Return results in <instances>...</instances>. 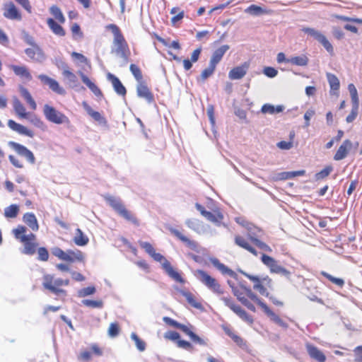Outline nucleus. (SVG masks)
<instances>
[{
  "instance_id": "f257e3e1",
  "label": "nucleus",
  "mask_w": 362,
  "mask_h": 362,
  "mask_svg": "<svg viewBox=\"0 0 362 362\" xmlns=\"http://www.w3.org/2000/svg\"><path fill=\"white\" fill-rule=\"evenodd\" d=\"M233 293L237 299L247 308L252 312L256 311L255 305L249 300H251L256 303L270 318V320L279 326L287 329L288 324L284 322L279 315L275 314L269 306L264 303L257 294H255L250 287L239 284L237 286H231Z\"/></svg>"
},
{
  "instance_id": "f03ea898",
  "label": "nucleus",
  "mask_w": 362,
  "mask_h": 362,
  "mask_svg": "<svg viewBox=\"0 0 362 362\" xmlns=\"http://www.w3.org/2000/svg\"><path fill=\"white\" fill-rule=\"evenodd\" d=\"M69 282L68 279H54L52 274H45L43 276L42 286L45 289L48 290L64 300L67 296V291L62 288V286H68Z\"/></svg>"
},
{
  "instance_id": "7ed1b4c3",
  "label": "nucleus",
  "mask_w": 362,
  "mask_h": 362,
  "mask_svg": "<svg viewBox=\"0 0 362 362\" xmlns=\"http://www.w3.org/2000/svg\"><path fill=\"white\" fill-rule=\"evenodd\" d=\"M26 228L18 226L13 230L15 238L20 240L24 245L22 252L25 255H33L36 252L37 244L35 243L36 236L33 233L25 235Z\"/></svg>"
},
{
  "instance_id": "20e7f679",
  "label": "nucleus",
  "mask_w": 362,
  "mask_h": 362,
  "mask_svg": "<svg viewBox=\"0 0 362 362\" xmlns=\"http://www.w3.org/2000/svg\"><path fill=\"white\" fill-rule=\"evenodd\" d=\"M107 30L111 31L114 35L113 44L115 46V52L123 59H127L130 55V49L122 31L116 24H108L105 26Z\"/></svg>"
},
{
  "instance_id": "39448f33",
  "label": "nucleus",
  "mask_w": 362,
  "mask_h": 362,
  "mask_svg": "<svg viewBox=\"0 0 362 362\" xmlns=\"http://www.w3.org/2000/svg\"><path fill=\"white\" fill-rule=\"evenodd\" d=\"M163 320L167 325L181 330L183 333L187 335L194 343L202 346H206L208 345V339L200 337L194 332H193L191 329V328L193 327L191 325H189V327L187 325L181 324L169 317H164Z\"/></svg>"
},
{
  "instance_id": "423d86ee",
  "label": "nucleus",
  "mask_w": 362,
  "mask_h": 362,
  "mask_svg": "<svg viewBox=\"0 0 362 362\" xmlns=\"http://www.w3.org/2000/svg\"><path fill=\"white\" fill-rule=\"evenodd\" d=\"M106 202L108 204L122 217L127 221L131 222L135 226L139 225V221L137 218L123 204L122 201L112 196L106 197Z\"/></svg>"
},
{
  "instance_id": "0eeeda50",
  "label": "nucleus",
  "mask_w": 362,
  "mask_h": 362,
  "mask_svg": "<svg viewBox=\"0 0 362 362\" xmlns=\"http://www.w3.org/2000/svg\"><path fill=\"white\" fill-rule=\"evenodd\" d=\"M197 278L211 291L217 295L223 293V289L219 282L206 272L197 269L194 273Z\"/></svg>"
},
{
  "instance_id": "6e6552de",
  "label": "nucleus",
  "mask_w": 362,
  "mask_h": 362,
  "mask_svg": "<svg viewBox=\"0 0 362 362\" xmlns=\"http://www.w3.org/2000/svg\"><path fill=\"white\" fill-rule=\"evenodd\" d=\"M43 114L45 118L52 123L66 125L71 124L69 118L66 115L49 105L45 104L43 106Z\"/></svg>"
},
{
  "instance_id": "1a4fd4ad",
  "label": "nucleus",
  "mask_w": 362,
  "mask_h": 362,
  "mask_svg": "<svg viewBox=\"0 0 362 362\" xmlns=\"http://www.w3.org/2000/svg\"><path fill=\"white\" fill-rule=\"evenodd\" d=\"M151 257L156 262H159L162 264L163 269L165 271L167 274L177 282L184 284L185 280L182 277L181 274L175 271L172 267L170 262L167 260L161 254L156 252V251L151 255Z\"/></svg>"
},
{
  "instance_id": "9d476101",
  "label": "nucleus",
  "mask_w": 362,
  "mask_h": 362,
  "mask_svg": "<svg viewBox=\"0 0 362 362\" xmlns=\"http://www.w3.org/2000/svg\"><path fill=\"white\" fill-rule=\"evenodd\" d=\"M262 262L267 266L271 273L279 274L287 278H290L291 272L278 264V262L271 256L262 254L261 257Z\"/></svg>"
},
{
  "instance_id": "9b49d317",
  "label": "nucleus",
  "mask_w": 362,
  "mask_h": 362,
  "mask_svg": "<svg viewBox=\"0 0 362 362\" xmlns=\"http://www.w3.org/2000/svg\"><path fill=\"white\" fill-rule=\"evenodd\" d=\"M225 305L233 310L240 318L247 323L252 325L254 322L253 317L249 315L239 305L236 304L230 298L223 297L221 298Z\"/></svg>"
},
{
  "instance_id": "f8f14e48",
  "label": "nucleus",
  "mask_w": 362,
  "mask_h": 362,
  "mask_svg": "<svg viewBox=\"0 0 362 362\" xmlns=\"http://www.w3.org/2000/svg\"><path fill=\"white\" fill-rule=\"evenodd\" d=\"M301 30L317 40L329 54H332L334 53L332 44L322 33L314 28L308 27L303 28Z\"/></svg>"
},
{
  "instance_id": "ddd939ff",
  "label": "nucleus",
  "mask_w": 362,
  "mask_h": 362,
  "mask_svg": "<svg viewBox=\"0 0 362 362\" xmlns=\"http://www.w3.org/2000/svg\"><path fill=\"white\" fill-rule=\"evenodd\" d=\"M195 207L204 218L212 223L219 225L223 219V215L218 209L210 212L199 203L195 204Z\"/></svg>"
},
{
  "instance_id": "4468645a",
  "label": "nucleus",
  "mask_w": 362,
  "mask_h": 362,
  "mask_svg": "<svg viewBox=\"0 0 362 362\" xmlns=\"http://www.w3.org/2000/svg\"><path fill=\"white\" fill-rule=\"evenodd\" d=\"M4 16L9 20L21 21L22 13L13 1H8L4 4Z\"/></svg>"
},
{
  "instance_id": "2eb2a0df",
  "label": "nucleus",
  "mask_w": 362,
  "mask_h": 362,
  "mask_svg": "<svg viewBox=\"0 0 362 362\" xmlns=\"http://www.w3.org/2000/svg\"><path fill=\"white\" fill-rule=\"evenodd\" d=\"M170 232L179 240L184 243L185 246L187 247L189 249L194 252L199 251V244L196 241L191 240L188 237L185 236L179 230L175 228H170Z\"/></svg>"
},
{
  "instance_id": "dca6fc26",
  "label": "nucleus",
  "mask_w": 362,
  "mask_h": 362,
  "mask_svg": "<svg viewBox=\"0 0 362 362\" xmlns=\"http://www.w3.org/2000/svg\"><path fill=\"white\" fill-rule=\"evenodd\" d=\"M9 146L20 156L25 157L27 160L31 164H34L35 162V158L31 151L27 148L25 146L14 142H9Z\"/></svg>"
},
{
  "instance_id": "f3484780",
  "label": "nucleus",
  "mask_w": 362,
  "mask_h": 362,
  "mask_svg": "<svg viewBox=\"0 0 362 362\" xmlns=\"http://www.w3.org/2000/svg\"><path fill=\"white\" fill-rule=\"evenodd\" d=\"M38 78L43 84L47 85L49 88L56 93L59 95L65 94L64 89L60 87L59 83L56 80L44 74L39 75Z\"/></svg>"
},
{
  "instance_id": "a211bd4d",
  "label": "nucleus",
  "mask_w": 362,
  "mask_h": 362,
  "mask_svg": "<svg viewBox=\"0 0 362 362\" xmlns=\"http://www.w3.org/2000/svg\"><path fill=\"white\" fill-rule=\"evenodd\" d=\"M250 67L249 62H244L240 66L233 68L228 73V77L231 80L243 78L247 74Z\"/></svg>"
},
{
  "instance_id": "6ab92c4d",
  "label": "nucleus",
  "mask_w": 362,
  "mask_h": 362,
  "mask_svg": "<svg viewBox=\"0 0 362 362\" xmlns=\"http://www.w3.org/2000/svg\"><path fill=\"white\" fill-rule=\"evenodd\" d=\"M136 93L139 97L144 98L150 104L155 101L153 94L144 81L139 83Z\"/></svg>"
},
{
  "instance_id": "aec40b11",
  "label": "nucleus",
  "mask_w": 362,
  "mask_h": 362,
  "mask_svg": "<svg viewBox=\"0 0 362 362\" xmlns=\"http://www.w3.org/2000/svg\"><path fill=\"white\" fill-rule=\"evenodd\" d=\"M353 147V144L349 139L344 140L340 145L334 156L335 160H341L345 158Z\"/></svg>"
},
{
  "instance_id": "412c9836",
  "label": "nucleus",
  "mask_w": 362,
  "mask_h": 362,
  "mask_svg": "<svg viewBox=\"0 0 362 362\" xmlns=\"http://www.w3.org/2000/svg\"><path fill=\"white\" fill-rule=\"evenodd\" d=\"M306 351L309 355V356L317 361V362H325L326 361V356L324 354V353L318 349L317 346H314L311 344H305Z\"/></svg>"
},
{
  "instance_id": "4be33fe9",
  "label": "nucleus",
  "mask_w": 362,
  "mask_h": 362,
  "mask_svg": "<svg viewBox=\"0 0 362 362\" xmlns=\"http://www.w3.org/2000/svg\"><path fill=\"white\" fill-rule=\"evenodd\" d=\"M253 288L262 296L267 298L269 296L267 288H272V279L269 276H266L262 278V281L259 284H254Z\"/></svg>"
},
{
  "instance_id": "5701e85b",
  "label": "nucleus",
  "mask_w": 362,
  "mask_h": 362,
  "mask_svg": "<svg viewBox=\"0 0 362 362\" xmlns=\"http://www.w3.org/2000/svg\"><path fill=\"white\" fill-rule=\"evenodd\" d=\"M90 349L92 351L87 350L81 351L78 355V358L81 361H87L91 358L92 354L97 356H101L103 354V349L97 344H91Z\"/></svg>"
},
{
  "instance_id": "b1692460",
  "label": "nucleus",
  "mask_w": 362,
  "mask_h": 362,
  "mask_svg": "<svg viewBox=\"0 0 362 362\" xmlns=\"http://www.w3.org/2000/svg\"><path fill=\"white\" fill-rule=\"evenodd\" d=\"M250 239H246L245 238L237 235L234 238L235 243L239 246L240 247H242L245 249V250L248 251L251 254L254 255L255 256H257L258 253L256 249L251 245V244L249 242Z\"/></svg>"
},
{
  "instance_id": "393cba45",
  "label": "nucleus",
  "mask_w": 362,
  "mask_h": 362,
  "mask_svg": "<svg viewBox=\"0 0 362 362\" xmlns=\"http://www.w3.org/2000/svg\"><path fill=\"white\" fill-rule=\"evenodd\" d=\"M18 91L21 97L24 99L26 103L28 105L29 107L35 111L37 109V103L33 96L31 95L30 91L25 86L20 85L18 86Z\"/></svg>"
},
{
  "instance_id": "a878e982",
  "label": "nucleus",
  "mask_w": 362,
  "mask_h": 362,
  "mask_svg": "<svg viewBox=\"0 0 362 362\" xmlns=\"http://www.w3.org/2000/svg\"><path fill=\"white\" fill-rule=\"evenodd\" d=\"M8 126L13 131L18 132L20 134H23L30 138L34 136V132L28 129L26 127L16 122L13 119H9L8 121Z\"/></svg>"
},
{
  "instance_id": "bb28decb",
  "label": "nucleus",
  "mask_w": 362,
  "mask_h": 362,
  "mask_svg": "<svg viewBox=\"0 0 362 362\" xmlns=\"http://www.w3.org/2000/svg\"><path fill=\"white\" fill-rule=\"evenodd\" d=\"M47 24L50 30L58 37H64L66 35V30L62 26V23L57 22L54 18H48L47 19Z\"/></svg>"
},
{
  "instance_id": "cd10ccee",
  "label": "nucleus",
  "mask_w": 362,
  "mask_h": 362,
  "mask_svg": "<svg viewBox=\"0 0 362 362\" xmlns=\"http://www.w3.org/2000/svg\"><path fill=\"white\" fill-rule=\"evenodd\" d=\"M13 107L16 115L20 119H28L30 113L27 112L25 107L17 98L13 99Z\"/></svg>"
},
{
  "instance_id": "c85d7f7f",
  "label": "nucleus",
  "mask_w": 362,
  "mask_h": 362,
  "mask_svg": "<svg viewBox=\"0 0 362 362\" xmlns=\"http://www.w3.org/2000/svg\"><path fill=\"white\" fill-rule=\"evenodd\" d=\"M108 80L112 83L115 91L119 95L125 96L127 94L126 88L122 83L120 80L115 75L109 73L107 74Z\"/></svg>"
},
{
  "instance_id": "c756f323",
  "label": "nucleus",
  "mask_w": 362,
  "mask_h": 362,
  "mask_svg": "<svg viewBox=\"0 0 362 362\" xmlns=\"http://www.w3.org/2000/svg\"><path fill=\"white\" fill-rule=\"evenodd\" d=\"M230 49V46L224 45L216 49L211 57L209 63L216 67V65L221 61L223 55Z\"/></svg>"
},
{
  "instance_id": "7c9ffc66",
  "label": "nucleus",
  "mask_w": 362,
  "mask_h": 362,
  "mask_svg": "<svg viewBox=\"0 0 362 362\" xmlns=\"http://www.w3.org/2000/svg\"><path fill=\"white\" fill-rule=\"evenodd\" d=\"M9 68L13 73L21 78L28 81L32 80V75L29 69L25 66L10 65Z\"/></svg>"
},
{
  "instance_id": "2f4dec72",
  "label": "nucleus",
  "mask_w": 362,
  "mask_h": 362,
  "mask_svg": "<svg viewBox=\"0 0 362 362\" xmlns=\"http://www.w3.org/2000/svg\"><path fill=\"white\" fill-rule=\"evenodd\" d=\"M64 261L73 263L74 262H84V255L83 253L79 250H68L66 252V257Z\"/></svg>"
},
{
  "instance_id": "473e14b6",
  "label": "nucleus",
  "mask_w": 362,
  "mask_h": 362,
  "mask_svg": "<svg viewBox=\"0 0 362 362\" xmlns=\"http://www.w3.org/2000/svg\"><path fill=\"white\" fill-rule=\"evenodd\" d=\"M222 329L238 346H243L245 343L243 339L228 325H222Z\"/></svg>"
},
{
  "instance_id": "72a5a7b5",
  "label": "nucleus",
  "mask_w": 362,
  "mask_h": 362,
  "mask_svg": "<svg viewBox=\"0 0 362 362\" xmlns=\"http://www.w3.org/2000/svg\"><path fill=\"white\" fill-rule=\"evenodd\" d=\"M180 293L185 298L187 303L193 308L202 309V304L197 300L196 296L191 292L187 291H181Z\"/></svg>"
},
{
  "instance_id": "f704fd0d",
  "label": "nucleus",
  "mask_w": 362,
  "mask_h": 362,
  "mask_svg": "<svg viewBox=\"0 0 362 362\" xmlns=\"http://www.w3.org/2000/svg\"><path fill=\"white\" fill-rule=\"evenodd\" d=\"M211 263L218 270H219L224 275H228L231 277H234L236 275L235 272L233 270L230 269L225 264L220 262V261L216 258L212 259Z\"/></svg>"
},
{
  "instance_id": "c9c22d12",
  "label": "nucleus",
  "mask_w": 362,
  "mask_h": 362,
  "mask_svg": "<svg viewBox=\"0 0 362 362\" xmlns=\"http://www.w3.org/2000/svg\"><path fill=\"white\" fill-rule=\"evenodd\" d=\"M23 220L33 231L38 230L39 225L36 216L33 213L25 214Z\"/></svg>"
},
{
  "instance_id": "e433bc0d",
  "label": "nucleus",
  "mask_w": 362,
  "mask_h": 362,
  "mask_svg": "<svg viewBox=\"0 0 362 362\" xmlns=\"http://www.w3.org/2000/svg\"><path fill=\"white\" fill-rule=\"evenodd\" d=\"M81 77L83 83H85L96 96H103V93L100 89L93 82H92L87 76L81 73Z\"/></svg>"
},
{
  "instance_id": "4c0bfd02",
  "label": "nucleus",
  "mask_w": 362,
  "mask_h": 362,
  "mask_svg": "<svg viewBox=\"0 0 362 362\" xmlns=\"http://www.w3.org/2000/svg\"><path fill=\"white\" fill-rule=\"evenodd\" d=\"M170 14L174 15L171 18V24L174 27H178L177 23L181 21L184 16L185 12L180 10L179 7H173L170 11Z\"/></svg>"
},
{
  "instance_id": "58836bf2",
  "label": "nucleus",
  "mask_w": 362,
  "mask_h": 362,
  "mask_svg": "<svg viewBox=\"0 0 362 362\" xmlns=\"http://www.w3.org/2000/svg\"><path fill=\"white\" fill-rule=\"evenodd\" d=\"M74 242L78 246H85L88 243L89 239L80 228H77L75 232Z\"/></svg>"
},
{
  "instance_id": "ea45409f",
  "label": "nucleus",
  "mask_w": 362,
  "mask_h": 362,
  "mask_svg": "<svg viewBox=\"0 0 362 362\" xmlns=\"http://www.w3.org/2000/svg\"><path fill=\"white\" fill-rule=\"evenodd\" d=\"M82 106L86 112L95 121L101 122L104 118L101 115L99 112L93 110L91 107L87 103V102L83 101L82 103Z\"/></svg>"
},
{
  "instance_id": "a19ab883",
  "label": "nucleus",
  "mask_w": 362,
  "mask_h": 362,
  "mask_svg": "<svg viewBox=\"0 0 362 362\" xmlns=\"http://www.w3.org/2000/svg\"><path fill=\"white\" fill-rule=\"evenodd\" d=\"M49 12L54 16L55 21H58L59 23H65V17L61 9L57 6H52L49 8Z\"/></svg>"
},
{
  "instance_id": "79ce46f5",
  "label": "nucleus",
  "mask_w": 362,
  "mask_h": 362,
  "mask_svg": "<svg viewBox=\"0 0 362 362\" xmlns=\"http://www.w3.org/2000/svg\"><path fill=\"white\" fill-rule=\"evenodd\" d=\"M250 241L254 245H255L257 247H258L259 249L267 252H272V250L270 246H269L265 243L262 242L259 239H258L256 237L250 235L249 236Z\"/></svg>"
},
{
  "instance_id": "37998d69",
  "label": "nucleus",
  "mask_w": 362,
  "mask_h": 362,
  "mask_svg": "<svg viewBox=\"0 0 362 362\" xmlns=\"http://www.w3.org/2000/svg\"><path fill=\"white\" fill-rule=\"evenodd\" d=\"M287 62L297 66H306L308 63V58L305 55L293 57L287 59Z\"/></svg>"
},
{
  "instance_id": "c03bdc74",
  "label": "nucleus",
  "mask_w": 362,
  "mask_h": 362,
  "mask_svg": "<svg viewBox=\"0 0 362 362\" xmlns=\"http://www.w3.org/2000/svg\"><path fill=\"white\" fill-rule=\"evenodd\" d=\"M29 122L34 125L35 127L42 129L45 130L46 129V124L41 119L40 117L37 116L36 115H32L28 116Z\"/></svg>"
},
{
  "instance_id": "a18cd8bd",
  "label": "nucleus",
  "mask_w": 362,
  "mask_h": 362,
  "mask_svg": "<svg viewBox=\"0 0 362 362\" xmlns=\"http://www.w3.org/2000/svg\"><path fill=\"white\" fill-rule=\"evenodd\" d=\"M62 75L71 83H75L77 81L76 76L70 70L67 65L64 67Z\"/></svg>"
},
{
  "instance_id": "49530a36",
  "label": "nucleus",
  "mask_w": 362,
  "mask_h": 362,
  "mask_svg": "<svg viewBox=\"0 0 362 362\" xmlns=\"http://www.w3.org/2000/svg\"><path fill=\"white\" fill-rule=\"evenodd\" d=\"M19 212V207L16 204H11L5 209L4 216L6 218H16Z\"/></svg>"
},
{
  "instance_id": "de8ad7c7",
  "label": "nucleus",
  "mask_w": 362,
  "mask_h": 362,
  "mask_svg": "<svg viewBox=\"0 0 362 362\" xmlns=\"http://www.w3.org/2000/svg\"><path fill=\"white\" fill-rule=\"evenodd\" d=\"M327 78L331 89L333 90H338L340 86L338 78L334 74L330 73L327 74Z\"/></svg>"
},
{
  "instance_id": "09e8293b",
  "label": "nucleus",
  "mask_w": 362,
  "mask_h": 362,
  "mask_svg": "<svg viewBox=\"0 0 362 362\" xmlns=\"http://www.w3.org/2000/svg\"><path fill=\"white\" fill-rule=\"evenodd\" d=\"M263 113L274 114L275 112H280L283 110V107L281 105L274 107L270 104H264L261 109Z\"/></svg>"
},
{
  "instance_id": "8fccbe9b",
  "label": "nucleus",
  "mask_w": 362,
  "mask_h": 362,
  "mask_svg": "<svg viewBox=\"0 0 362 362\" xmlns=\"http://www.w3.org/2000/svg\"><path fill=\"white\" fill-rule=\"evenodd\" d=\"M320 274L326 279H327L329 281H330L332 283L336 284L339 287L341 288L344 286V281L342 279L334 277L326 272H321Z\"/></svg>"
},
{
  "instance_id": "3c124183",
  "label": "nucleus",
  "mask_w": 362,
  "mask_h": 362,
  "mask_svg": "<svg viewBox=\"0 0 362 362\" xmlns=\"http://www.w3.org/2000/svg\"><path fill=\"white\" fill-rule=\"evenodd\" d=\"M129 69L134 76L135 79L139 82H142L143 75L141 69L136 64H132L129 66Z\"/></svg>"
},
{
  "instance_id": "603ef678",
  "label": "nucleus",
  "mask_w": 362,
  "mask_h": 362,
  "mask_svg": "<svg viewBox=\"0 0 362 362\" xmlns=\"http://www.w3.org/2000/svg\"><path fill=\"white\" fill-rule=\"evenodd\" d=\"M71 32L74 39H81L83 37L81 27L77 23H74L71 26Z\"/></svg>"
},
{
  "instance_id": "864d4df0",
  "label": "nucleus",
  "mask_w": 362,
  "mask_h": 362,
  "mask_svg": "<svg viewBox=\"0 0 362 362\" xmlns=\"http://www.w3.org/2000/svg\"><path fill=\"white\" fill-rule=\"evenodd\" d=\"M37 259L42 262H47L49 259V252L47 248L40 247L37 250Z\"/></svg>"
},
{
  "instance_id": "5fc2aeb1",
  "label": "nucleus",
  "mask_w": 362,
  "mask_h": 362,
  "mask_svg": "<svg viewBox=\"0 0 362 362\" xmlns=\"http://www.w3.org/2000/svg\"><path fill=\"white\" fill-rule=\"evenodd\" d=\"M358 104L359 103H352L351 111L346 118V121L348 123L352 122L356 118L358 112Z\"/></svg>"
},
{
  "instance_id": "6e6d98bb",
  "label": "nucleus",
  "mask_w": 362,
  "mask_h": 362,
  "mask_svg": "<svg viewBox=\"0 0 362 362\" xmlns=\"http://www.w3.org/2000/svg\"><path fill=\"white\" fill-rule=\"evenodd\" d=\"M131 338L132 339V340H134L136 346V348L140 351H144L146 349V343L142 339H141L136 334L132 333L131 334Z\"/></svg>"
},
{
  "instance_id": "4d7b16f0",
  "label": "nucleus",
  "mask_w": 362,
  "mask_h": 362,
  "mask_svg": "<svg viewBox=\"0 0 362 362\" xmlns=\"http://www.w3.org/2000/svg\"><path fill=\"white\" fill-rule=\"evenodd\" d=\"M82 303L84 305L92 308H100L103 305L102 300H94L88 299L83 300Z\"/></svg>"
},
{
  "instance_id": "13d9d810",
  "label": "nucleus",
  "mask_w": 362,
  "mask_h": 362,
  "mask_svg": "<svg viewBox=\"0 0 362 362\" xmlns=\"http://www.w3.org/2000/svg\"><path fill=\"white\" fill-rule=\"evenodd\" d=\"M216 67L209 63V67L204 69L200 75L201 79L202 81L206 80L209 77H210L214 72Z\"/></svg>"
},
{
  "instance_id": "bf43d9fd",
  "label": "nucleus",
  "mask_w": 362,
  "mask_h": 362,
  "mask_svg": "<svg viewBox=\"0 0 362 362\" xmlns=\"http://www.w3.org/2000/svg\"><path fill=\"white\" fill-rule=\"evenodd\" d=\"M348 89L350 93L352 103H359L358 92L355 86L353 83H350L348 86Z\"/></svg>"
},
{
  "instance_id": "052dcab7",
  "label": "nucleus",
  "mask_w": 362,
  "mask_h": 362,
  "mask_svg": "<svg viewBox=\"0 0 362 362\" xmlns=\"http://www.w3.org/2000/svg\"><path fill=\"white\" fill-rule=\"evenodd\" d=\"M20 5L27 13H32L33 7L29 0H14Z\"/></svg>"
},
{
  "instance_id": "680f3d73",
  "label": "nucleus",
  "mask_w": 362,
  "mask_h": 362,
  "mask_svg": "<svg viewBox=\"0 0 362 362\" xmlns=\"http://www.w3.org/2000/svg\"><path fill=\"white\" fill-rule=\"evenodd\" d=\"M119 326L117 322H112L108 328V334L111 337H117L119 333Z\"/></svg>"
},
{
  "instance_id": "e2e57ef3",
  "label": "nucleus",
  "mask_w": 362,
  "mask_h": 362,
  "mask_svg": "<svg viewBox=\"0 0 362 362\" xmlns=\"http://www.w3.org/2000/svg\"><path fill=\"white\" fill-rule=\"evenodd\" d=\"M332 171V167L331 165L326 166L321 171L317 173L315 175V177L317 180L324 179L327 177L330 173Z\"/></svg>"
},
{
  "instance_id": "0e129e2a",
  "label": "nucleus",
  "mask_w": 362,
  "mask_h": 362,
  "mask_svg": "<svg viewBox=\"0 0 362 362\" xmlns=\"http://www.w3.org/2000/svg\"><path fill=\"white\" fill-rule=\"evenodd\" d=\"M305 173L304 170H298V171H291V172H285L281 174L282 179H291L293 178L296 176L303 175Z\"/></svg>"
},
{
  "instance_id": "69168bd1",
  "label": "nucleus",
  "mask_w": 362,
  "mask_h": 362,
  "mask_svg": "<svg viewBox=\"0 0 362 362\" xmlns=\"http://www.w3.org/2000/svg\"><path fill=\"white\" fill-rule=\"evenodd\" d=\"M40 49L38 46L34 45L32 47H29L25 49V53L30 59H35L37 52H40Z\"/></svg>"
},
{
  "instance_id": "338daca9",
  "label": "nucleus",
  "mask_w": 362,
  "mask_h": 362,
  "mask_svg": "<svg viewBox=\"0 0 362 362\" xmlns=\"http://www.w3.org/2000/svg\"><path fill=\"white\" fill-rule=\"evenodd\" d=\"M246 12L253 15H259L264 13V10L259 6L250 5L247 9Z\"/></svg>"
},
{
  "instance_id": "774afa93",
  "label": "nucleus",
  "mask_w": 362,
  "mask_h": 362,
  "mask_svg": "<svg viewBox=\"0 0 362 362\" xmlns=\"http://www.w3.org/2000/svg\"><path fill=\"white\" fill-rule=\"evenodd\" d=\"M139 245L151 256L156 250L153 245L148 242H139Z\"/></svg>"
}]
</instances>
